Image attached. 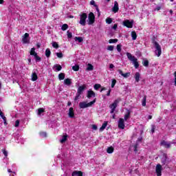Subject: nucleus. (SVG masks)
Masks as SVG:
<instances>
[{
    "mask_svg": "<svg viewBox=\"0 0 176 176\" xmlns=\"http://www.w3.org/2000/svg\"><path fill=\"white\" fill-rule=\"evenodd\" d=\"M126 56L129 59V61H131V63L133 64L135 69H138L140 67V64L138 63V59L135 58V56L131 55L129 52H126Z\"/></svg>",
    "mask_w": 176,
    "mask_h": 176,
    "instance_id": "obj_1",
    "label": "nucleus"
},
{
    "mask_svg": "<svg viewBox=\"0 0 176 176\" xmlns=\"http://www.w3.org/2000/svg\"><path fill=\"white\" fill-rule=\"evenodd\" d=\"M153 45L155 49V56H157V57H160V56H162V47L160 46L159 43H157V41H153Z\"/></svg>",
    "mask_w": 176,
    "mask_h": 176,
    "instance_id": "obj_2",
    "label": "nucleus"
},
{
    "mask_svg": "<svg viewBox=\"0 0 176 176\" xmlns=\"http://www.w3.org/2000/svg\"><path fill=\"white\" fill-rule=\"evenodd\" d=\"M85 90H86V86L85 85L80 86L78 88L76 96L74 98V101H77V100H79V98H80V94H83V91H85Z\"/></svg>",
    "mask_w": 176,
    "mask_h": 176,
    "instance_id": "obj_3",
    "label": "nucleus"
},
{
    "mask_svg": "<svg viewBox=\"0 0 176 176\" xmlns=\"http://www.w3.org/2000/svg\"><path fill=\"white\" fill-rule=\"evenodd\" d=\"M95 103H96V98L93 101L89 103H87V102H81L79 103V107L80 109H85V108H89V107H91Z\"/></svg>",
    "mask_w": 176,
    "mask_h": 176,
    "instance_id": "obj_4",
    "label": "nucleus"
},
{
    "mask_svg": "<svg viewBox=\"0 0 176 176\" xmlns=\"http://www.w3.org/2000/svg\"><path fill=\"white\" fill-rule=\"evenodd\" d=\"M87 19V14L82 13V14H80L79 24H80V25H82V26L86 25V19Z\"/></svg>",
    "mask_w": 176,
    "mask_h": 176,
    "instance_id": "obj_5",
    "label": "nucleus"
},
{
    "mask_svg": "<svg viewBox=\"0 0 176 176\" xmlns=\"http://www.w3.org/2000/svg\"><path fill=\"white\" fill-rule=\"evenodd\" d=\"M96 21V16L93 12H90L88 16V25H93Z\"/></svg>",
    "mask_w": 176,
    "mask_h": 176,
    "instance_id": "obj_6",
    "label": "nucleus"
},
{
    "mask_svg": "<svg viewBox=\"0 0 176 176\" xmlns=\"http://www.w3.org/2000/svg\"><path fill=\"white\" fill-rule=\"evenodd\" d=\"M123 25L124 27H127V28H133V24H134V21H131L126 19L122 22Z\"/></svg>",
    "mask_w": 176,
    "mask_h": 176,
    "instance_id": "obj_7",
    "label": "nucleus"
},
{
    "mask_svg": "<svg viewBox=\"0 0 176 176\" xmlns=\"http://www.w3.org/2000/svg\"><path fill=\"white\" fill-rule=\"evenodd\" d=\"M118 104H119V100H116L109 106V108L111 109V111H110V113H113L115 112V109H116V107H118Z\"/></svg>",
    "mask_w": 176,
    "mask_h": 176,
    "instance_id": "obj_8",
    "label": "nucleus"
},
{
    "mask_svg": "<svg viewBox=\"0 0 176 176\" xmlns=\"http://www.w3.org/2000/svg\"><path fill=\"white\" fill-rule=\"evenodd\" d=\"M155 172L157 176H162V165H160V164H157L155 168Z\"/></svg>",
    "mask_w": 176,
    "mask_h": 176,
    "instance_id": "obj_9",
    "label": "nucleus"
},
{
    "mask_svg": "<svg viewBox=\"0 0 176 176\" xmlns=\"http://www.w3.org/2000/svg\"><path fill=\"white\" fill-rule=\"evenodd\" d=\"M160 145L164 146L166 148H171V142H166V140H162L160 143Z\"/></svg>",
    "mask_w": 176,
    "mask_h": 176,
    "instance_id": "obj_10",
    "label": "nucleus"
},
{
    "mask_svg": "<svg viewBox=\"0 0 176 176\" xmlns=\"http://www.w3.org/2000/svg\"><path fill=\"white\" fill-rule=\"evenodd\" d=\"M118 129H121V130L124 129V119L120 118L118 121Z\"/></svg>",
    "mask_w": 176,
    "mask_h": 176,
    "instance_id": "obj_11",
    "label": "nucleus"
},
{
    "mask_svg": "<svg viewBox=\"0 0 176 176\" xmlns=\"http://www.w3.org/2000/svg\"><path fill=\"white\" fill-rule=\"evenodd\" d=\"M87 97L89 99L93 98L96 97V93H94V91H93L91 90H88L87 92Z\"/></svg>",
    "mask_w": 176,
    "mask_h": 176,
    "instance_id": "obj_12",
    "label": "nucleus"
},
{
    "mask_svg": "<svg viewBox=\"0 0 176 176\" xmlns=\"http://www.w3.org/2000/svg\"><path fill=\"white\" fill-rule=\"evenodd\" d=\"M112 12L114 13H118V12H119V3H118V1H114V6L112 8Z\"/></svg>",
    "mask_w": 176,
    "mask_h": 176,
    "instance_id": "obj_13",
    "label": "nucleus"
},
{
    "mask_svg": "<svg viewBox=\"0 0 176 176\" xmlns=\"http://www.w3.org/2000/svg\"><path fill=\"white\" fill-rule=\"evenodd\" d=\"M68 116H69V118H71L72 119L75 118V112L74 111V108L73 107H70L69 109Z\"/></svg>",
    "mask_w": 176,
    "mask_h": 176,
    "instance_id": "obj_14",
    "label": "nucleus"
},
{
    "mask_svg": "<svg viewBox=\"0 0 176 176\" xmlns=\"http://www.w3.org/2000/svg\"><path fill=\"white\" fill-rule=\"evenodd\" d=\"M29 36H30V34L28 33H25L23 36L22 41H23V43H28L30 42V40L28 39Z\"/></svg>",
    "mask_w": 176,
    "mask_h": 176,
    "instance_id": "obj_15",
    "label": "nucleus"
},
{
    "mask_svg": "<svg viewBox=\"0 0 176 176\" xmlns=\"http://www.w3.org/2000/svg\"><path fill=\"white\" fill-rule=\"evenodd\" d=\"M83 176V173L82 171L80 170H74L72 173V176Z\"/></svg>",
    "mask_w": 176,
    "mask_h": 176,
    "instance_id": "obj_16",
    "label": "nucleus"
},
{
    "mask_svg": "<svg viewBox=\"0 0 176 176\" xmlns=\"http://www.w3.org/2000/svg\"><path fill=\"white\" fill-rule=\"evenodd\" d=\"M162 164H166L167 163V154L164 153L162 157L161 160Z\"/></svg>",
    "mask_w": 176,
    "mask_h": 176,
    "instance_id": "obj_17",
    "label": "nucleus"
},
{
    "mask_svg": "<svg viewBox=\"0 0 176 176\" xmlns=\"http://www.w3.org/2000/svg\"><path fill=\"white\" fill-rule=\"evenodd\" d=\"M107 126H108V122L105 121L100 128V131H104V130H105L107 128Z\"/></svg>",
    "mask_w": 176,
    "mask_h": 176,
    "instance_id": "obj_18",
    "label": "nucleus"
},
{
    "mask_svg": "<svg viewBox=\"0 0 176 176\" xmlns=\"http://www.w3.org/2000/svg\"><path fill=\"white\" fill-rule=\"evenodd\" d=\"M64 83L67 86H71V85H72V82L71 81V79H69V78L65 79L64 80Z\"/></svg>",
    "mask_w": 176,
    "mask_h": 176,
    "instance_id": "obj_19",
    "label": "nucleus"
},
{
    "mask_svg": "<svg viewBox=\"0 0 176 176\" xmlns=\"http://www.w3.org/2000/svg\"><path fill=\"white\" fill-rule=\"evenodd\" d=\"M68 138L67 135H65L62 137V138L60 140V144H64L65 141H67V138Z\"/></svg>",
    "mask_w": 176,
    "mask_h": 176,
    "instance_id": "obj_20",
    "label": "nucleus"
},
{
    "mask_svg": "<svg viewBox=\"0 0 176 176\" xmlns=\"http://www.w3.org/2000/svg\"><path fill=\"white\" fill-rule=\"evenodd\" d=\"M74 40L76 42H78L79 43H82V42H83V38L80 36H76Z\"/></svg>",
    "mask_w": 176,
    "mask_h": 176,
    "instance_id": "obj_21",
    "label": "nucleus"
},
{
    "mask_svg": "<svg viewBox=\"0 0 176 176\" xmlns=\"http://www.w3.org/2000/svg\"><path fill=\"white\" fill-rule=\"evenodd\" d=\"M140 76H141V75L140 74L139 72H136L135 74V82H140Z\"/></svg>",
    "mask_w": 176,
    "mask_h": 176,
    "instance_id": "obj_22",
    "label": "nucleus"
},
{
    "mask_svg": "<svg viewBox=\"0 0 176 176\" xmlns=\"http://www.w3.org/2000/svg\"><path fill=\"white\" fill-rule=\"evenodd\" d=\"M131 35L133 41H135V39H137V33L135 32V31L131 32Z\"/></svg>",
    "mask_w": 176,
    "mask_h": 176,
    "instance_id": "obj_23",
    "label": "nucleus"
},
{
    "mask_svg": "<svg viewBox=\"0 0 176 176\" xmlns=\"http://www.w3.org/2000/svg\"><path fill=\"white\" fill-rule=\"evenodd\" d=\"M65 78V74L64 73H60L58 74L59 80H64Z\"/></svg>",
    "mask_w": 176,
    "mask_h": 176,
    "instance_id": "obj_24",
    "label": "nucleus"
},
{
    "mask_svg": "<svg viewBox=\"0 0 176 176\" xmlns=\"http://www.w3.org/2000/svg\"><path fill=\"white\" fill-rule=\"evenodd\" d=\"M93 69H94V67L93 66V65L89 63L87 65V71H93Z\"/></svg>",
    "mask_w": 176,
    "mask_h": 176,
    "instance_id": "obj_25",
    "label": "nucleus"
},
{
    "mask_svg": "<svg viewBox=\"0 0 176 176\" xmlns=\"http://www.w3.org/2000/svg\"><path fill=\"white\" fill-rule=\"evenodd\" d=\"M142 65H144V67H148L149 61L146 59H143Z\"/></svg>",
    "mask_w": 176,
    "mask_h": 176,
    "instance_id": "obj_26",
    "label": "nucleus"
},
{
    "mask_svg": "<svg viewBox=\"0 0 176 176\" xmlns=\"http://www.w3.org/2000/svg\"><path fill=\"white\" fill-rule=\"evenodd\" d=\"M38 79V75H36V73H33L32 74V80H33V82H35V80H36Z\"/></svg>",
    "mask_w": 176,
    "mask_h": 176,
    "instance_id": "obj_27",
    "label": "nucleus"
},
{
    "mask_svg": "<svg viewBox=\"0 0 176 176\" xmlns=\"http://www.w3.org/2000/svg\"><path fill=\"white\" fill-rule=\"evenodd\" d=\"M50 54H52V52H50V49L47 48L45 50V56H46V57H47V58L50 57Z\"/></svg>",
    "mask_w": 176,
    "mask_h": 176,
    "instance_id": "obj_28",
    "label": "nucleus"
},
{
    "mask_svg": "<svg viewBox=\"0 0 176 176\" xmlns=\"http://www.w3.org/2000/svg\"><path fill=\"white\" fill-rule=\"evenodd\" d=\"M54 68H56V72L61 71V69H63V67L60 65H54Z\"/></svg>",
    "mask_w": 176,
    "mask_h": 176,
    "instance_id": "obj_29",
    "label": "nucleus"
},
{
    "mask_svg": "<svg viewBox=\"0 0 176 176\" xmlns=\"http://www.w3.org/2000/svg\"><path fill=\"white\" fill-rule=\"evenodd\" d=\"M107 153H113V147L112 146L108 147L107 149Z\"/></svg>",
    "mask_w": 176,
    "mask_h": 176,
    "instance_id": "obj_30",
    "label": "nucleus"
},
{
    "mask_svg": "<svg viewBox=\"0 0 176 176\" xmlns=\"http://www.w3.org/2000/svg\"><path fill=\"white\" fill-rule=\"evenodd\" d=\"M62 31H66V30H68V25L67 23H65L62 25L61 28Z\"/></svg>",
    "mask_w": 176,
    "mask_h": 176,
    "instance_id": "obj_31",
    "label": "nucleus"
},
{
    "mask_svg": "<svg viewBox=\"0 0 176 176\" xmlns=\"http://www.w3.org/2000/svg\"><path fill=\"white\" fill-rule=\"evenodd\" d=\"M39 135L43 138H46L47 137V133L46 132H40Z\"/></svg>",
    "mask_w": 176,
    "mask_h": 176,
    "instance_id": "obj_32",
    "label": "nucleus"
},
{
    "mask_svg": "<svg viewBox=\"0 0 176 176\" xmlns=\"http://www.w3.org/2000/svg\"><path fill=\"white\" fill-rule=\"evenodd\" d=\"M142 107H145L146 105V96H144L142 99Z\"/></svg>",
    "mask_w": 176,
    "mask_h": 176,
    "instance_id": "obj_33",
    "label": "nucleus"
},
{
    "mask_svg": "<svg viewBox=\"0 0 176 176\" xmlns=\"http://www.w3.org/2000/svg\"><path fill=\"white\" fill-rule=\"evenodd\" d=\"M130 118V111H127V113L124 116V120H127Z\"/></svg>",
    "mask_w": 176,
    "mask_h": 176,
    "instance_id": "obj_34",
    "label": "nucleus"
},
{
    "mask_svg": "<svg viewBox=\"0 0 176 176\" xmlns=\"http://www.w3.org/2000/svg\"><path fill=\"white\" fill-rule=\"evenodd\" d=\"M35 54H37L35 52V48L33 47V48L31 49L30 55L35 56Z\"/></svg>",
    "mask_w": 176,
    "mask_h": 176,
    "instance_id": "obj_35",
    "label": "nucleus"
},
{
    "mask_svg": "<svg viewBox=\"0 0 176 176\" xmlns=\"http://www.w3.org/2000/svg\"><path fill=\"white\" fill-rule=\"evenodd\" d=\"M73 71H79V65H75L74 66L72 67Z\"/></svg>",
    "mask_w": 176,
    "mask_h": 176,
    "instance_id": "obj_36",
    "label": "nucleus"
},
{
    "mask_svg": "<svg viewBox=\"0 0 176 176\" xmlns=\"http://www.w3.org/2000/svg\"><path fill=\"white\" fill-rule=\"evenodd\" d=\"M56 56L58 58H63L64 57V55L61 52H57Z\"/></svg>",
    "mask_w": 176,
    "mask_h": 176,
    "instance_id": "obj_37",
    "label": "nucleus"
},
{
    "mask_svg": "<svg viewBox=\"0 0 176 176\" xmlns=\"http://www.w3.org/2000/svg\"><path fill=\"white\" fill-rule=\"evenodd\" d=\"M45 112V109L43 108H40L38 109V115H41V113H43Z\"/></svg>",
    "mask_w": 176,
    "mask_h": 176,
    "instance_id": "obj_38",
    "label": "nucleus"
},
{
    "mask_svg": "<svg viewBox=\"0 0 176 176\" xmlns=\"http://www.w3.org/2000/svg\"><path fill=\"white\" fill-rule=\"evenodd\" d=\"M34 57H35L36 61H41V57L38 56V54H34Z\"/></svg>",
    "mask_w": 176,
    "mask_h": 176,
    "instance_id": "obj_39",
    "label": "nucleus"
},
{
    "mask_svg": "<svg viewBox=\"0 0 176 176\" xmlns=\"http://www.w3.org/2000/svg\"><path fill=\"white\" fill-rule=\"evenodd\" d=\"M116 42H118V39L115 38V39H110L109 41V43H116Z\"/></svg>",
    "mask_w": 176,
    "mask_h": 176,
    "instance_id": "obj_40",
    "label": "nucleus"
},
{
    "mask_svg": "<svg viewBox=\"0 0 176 176\" xmlns=\"http://www.w3.org/2000/svg\"><path fill=\"white\" fill-rule=\"evenodd\" d=\"M94 87L95 90H98L100 89V87H101V85L96 84Z\"/></svg>",
    "mask_w": 176,
    "mask_h": 176,
    "instance_id": "obj_41",
    "label": "nucleus"
},
{
    "mask_svg": "<svg viewBox=\"0 0 176 176\" xmlns=\"http://www.w3.org/2000/svg\"><path fill=\"white\" fill-rule=\"evenodd\" d=\"M115 85H116V80L113 79L111 82V87L113 89L115 87Z\"/></svg>",
    "mask_w": 176,
    "mask_h": 176,
    "instance_id": "obj_42",
    "label": "nucleus"
},
{
    "mask_svg": "<svg viewBox=\"0 0 176 176\" xmlns=\"http://www.w3.org/2000/svg\"><path fill=\"white\" fill-rule=\"evenodd\" d=\"M117 50H118V52H122V45L118 44V45H117Z\"/></svg>",
    "mask_w": 176,
    "mask_h": 176,
    "instance_id": "obj_43",
    "label": "nucleus"
},
{
    "mask_svg": "<svg viewBox=\"0 0 176 176\" xmlns=\"http://www.w3.org/2000/svg\"><path fill=\"white\" fill-rule=\"evenodd\" d=\"M106 23H107V24H111V23H112V19H111V18H107V19H106Z\"/></svg>",
    "mask_w": 176,
    "mask_h": 176,
    "instance_id": "obj_44",
    "label": "nucleus"
},
{
    "mask_svg": "<svg viewBox=\"0 0 176 176\" xmlns=\"http://www.w3.org/2000/svg\"><path fill=\"white\" fill-rule=\"evenodd\" d=\"M53 47H55V49H58V44L56 42L52 43Z\"/></svg>",
    "mask_w": 176,
    "mask_h": 176,
    "instance_id": "obj_45",
    "label": "nucleus"
},
{
    "mask_svg": "<svg viewBox=\"0 0 176 176\" xmlns=\"http://www.w3.org/2000/svg\"><path fill=\"white\" fill-rule=\"evenodd\" d=\"M137 148H138V142H137L134 146H133V150L135 152H137L138 150H137Z\"/></svg>",
    "mask_w": 176,
    "mask_h": 176,
    "instance_id": "obj_46",
    "label": "nucleus"
},
{
    "mask_svg": "<svg viewBox=\"0 0 176 176\" xmlns=\"http://www.w3.org/2000/svg\"><path fill=\"white\" fill-rule=\"evenodd\" d=\"M122 76L123 78H129V76H130V72L123 74Z\"/></svg>",
    "mask_w": 176,
    "mask_h": 176,
    "instance_id": "obj_47",
    "label": "nucleus"
},
{
    "mask_svg": "<svg viewBox=\"0 0 176 176\" xmlns=\"http://www.w3.org/2000/svg\"><path fill=\"white\" fill-rule=\"evenodd\" d=\"M107 50H109L110 52H113V45H109L107 47Z\"/></svg>",
    "mask_w": 176,
    "mask_h": 176,
    "instance_id": "obj_48",
    "label": "nucleus"
},
{
    "mask_svg": "<svg viewBox=\"0 0 176 176\" xmlns=\"http://www.w3.org/2000/svg\"><path fill=\"white\" fill-rule=\"evenodd\" d=\"M20 126V120H16L15 122V127H19Z\"/></svg>",
    "mask_w": 176,
    "mask_h": 176,
    "instance_id": "obj_49",
    "label": "nucleus"
},
{
    "mask_svg": "<svg viewBox=\"0 0 176 176\" xmlns=\"http://www.w3.org/2000/svg\"><path fill=\"white\" fill-rule=\"evenodd\" d=\"M156 129V126L155 125H151V133H155V130Z\"/></svg>",
    "mask_w": 176,
    "mask_h": 176,
    "instance_id": "obj_50",
    "label": "nucleus"
},
{
    "mask_svg": "<svg viewBox=\"0 0 176 176\" xmlns=\"http://www.w3.org/2000/svg\"><path fill=\"white\" fill-rule=\"evenodd\" d=\"M2 152H3V155H4V156H6V157H8V151L6 150H5V149H3Z\"/></svg>",
    "mask_w": 176,
    "mask_h": 176,
    "instance_id": "obj_51",
    "label": "nucleus"
},
{
    "mask_svg": "<svg viewBox=\"0 0 176 176\" xmlns=\"http://www.w3.org/2000/svg\"><path fill=\"white\" fill-rule=\"evenodd\" d=\"M90 5H92V6H97V5L96 4V1H94V0H91V1H90Z\"/></svg>",
    "mask_w": 176,
    "mask_h": 176,
    "instance_id": "obj_52",
    "label": "nucleus"
},
{
    "mask_svg": "<svg viewBox=\"0 0 176 176\" xmlns=\"http://www.w3.org/2000/svg\"><path fill=\"white\" fill-rule=\"evenodd\" d=\"M67 38H72V33L69 32V31H67Z\"/></svg>",
    "mask_w": 176,
    "mask_h": 176,
    "instance_id": "obj_53",
    "label": "nucleus"
},
{
    "mask_svg": "<svg viewBox=\"0 0 176 176\" xmlns=\"http://www.w3.org/2000/svg\"><path fill=\"white\" fill-rule=\"evenodd\" d=\"M0 116L2 119H5V116H3V113L2 111H0Z\"/></svg>",
    "mask_w": 176,
    "mask_h": 176,
    "instance_id": "obj_54",
    "label": "nucleus"
},
{
    "mask_svg": "<svg viewBox=\"0 0 176 176\" xmlns=\"http://www.w3.org/2000/svg\"><path fill=\"white\" fill-rule=\"evenodd\" d=\"M118 72L120 74V75H121V76H123V71H122L121 69H118Z\"/></svg>",
    "mask_w": 176,
    "mask_h": 176,
    "instance_id": "obj_55",
    "label": "nucleus"
},
{
    "mask_svg": "<svg viewBox=\"0 0 176 176\" xmlns=\"http://www.w3.org/2000/svg\"><path fill=\"white\" fill-rule=\"evenodd\" d=\"M92 129H93V130H97V125L93 124L92 125Z\"/></svg>",
    "mask_w": 176,
    "mask_h": 176,
    "instance_id": "obj_56",
    "label": "nucleus"
},
{
    "mask_svg": "<svg viewBox=\"0 0 176 176\" xmlns=\"http://www.w3.org/2000/svg\"><path fill=\"white\" fill-rule=\"evenodd\" d=\"M112 28H113V30H116V28H118V25L114 24Z\"/></svg>",
    "mask_w": 176,
    "mask_h": 176,
    "instance_id": "obj_57",
    "label": "nucleus"
},
{
    "mask_svg": "<svg viewBox=\"0 0 176 176\" xmlns=\"http://www.w3.org/2000/svg\"><path fill=\"white\" fill-rule=\"evenodd\" d=\"M115 65H113V64H110L109 65V68L112 69V68H114Z\"/></svg>",
    "mask_w": 176,
    "mask_h": 176,
    "instance_id": "obj_58",
    "label": "nucleus"
},
{
    "mask_svg": "<svg viewBox=\"0 0 176 176\" xmlns=\"http://www.w3.org/2000/svg\"><path fill=\"white\" fill-rule=\"evenodd\" d=\"M111 89H109V90L108 91V92H107V96H111Z\"/></svg>",
    "mask_w": 176,
    "mask_h": 176,
    "instance_id": "obj_59",
    "label": "nucleus"
},
{
    "mask_svg": "<svg viewBox=\"0 0 176 176\" xmlns=\"http://www.w3.org/2000/svg\"><path fill=\"white\" fill-rule=\"evenodd\" d=\"M174 76H175V85L176 86V72H175Z\"/></svg>",
    "mask_w": 176,
    "mask_h": 176,
    "instance_id": "obj_60",
    "label": "nucleus"
},
{
    "mask_svg": "<svg viewBox=\"0 0 176 176\" xmlns=\"http://www.w3.org/2000/svg\"><path fill=\"white\" fill-rule=\"evenodd\" d=\"M95 8H96V10L98 12V13H99L100 9H98V6H95Z\"/></svg>",
    "mask_w": 176,
    "mask_h": 176,
    "instance_id": "obj_61",
    "label": "nucleus"
},
{
    "mask_svg": "<svg viewBox=\"0 0 176 176\" xmlns=\"http://www.w3.org/2000/svg\"><path fill=\"white\" fill-rule=\"evenodd\" d=\"M104 90H107V88H105V87L102 88L100 90V93L104 91Z\"/></svg>",
    "mask_w": 176,
    "mask_h": 176,
    "instance_id": "obj_62",
    "label": "nucleus"
},
{
    "mask_svg": "<svg viewBox=\"0 0 176 176\" xmlns=\"http://www.w3.org/2000/svg\"><path fill=\"white\" fill-rule=\"evenodd\" d=\"M160 9H162V8L160 6H157L156 8V10H160Z\"/></svg>",
    "mask_w": 176,
    "mask_h": 176,
    "instance_id": "obj_63",
    "label": "nucleus"
},
{
    "mask_svg": "<svg viewBox=\"0 0 176 176\" xmlns=\"http://www.w3.org/2000/svg\"><path fill=\"white\" fill-rule=\"evenodd\" d=\"M3 3V0H0V5H2Z\"/></svg>",
    "mask_w": 176,
    "mask_h": 176,
    "instance_id": "obj_64",
    "label": "nucleus"
}]
</instances>
